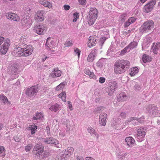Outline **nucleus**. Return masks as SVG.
<instances>
[{"instance_id":"nucleus-64","label":"nucleus","mask_w":160,"mask_h":160,"mask_svg":"<svg viewBox=\"0 0 160 160\" xmlns=\"http://www.w3.org/2000/svg\"><path fill=\"white\" fill-rule=\"evenodd\" d=\"M147 0H140V2L142 3H144Z\"/></svg>"},{"instance_id":"nucleus-2","label":"nucleus","mask_w":160,"mask_h":160,"mask_svg":"<svg viewBox=\"0 0 160 160\" xmlns=\"http://www.w3.org/2000/svg\"><path fill=\"white\" fill-rule=\"evenodd\" d=\"M57 43L52 40L51 38L48 37L46 42L45 46L47 49L51 53H53L57 50Z\"/></svg>"},{"instance_id":"nucleus-35","label":"nucleus","mask_w":160,"mask_h":160,"mask_svg":"<svg viewBox=\"0 0 160 160\" xmlns=\"http://www.w3.org/2000/svg\"><path fill=\"white\" fill-rule=\"evenodd\" d=\"M43 117V115L41 112H37L35 116L33 118V119L34 120H37L38 119H40Z\"/></svg>"},{"instance_id":"nucleus-40","label":"nucleus","mask_w":160,"mask_h":160,"mask_svg":"<svg viewBox=\"0 0 160 160\" xmlns=\"http://www.w3.org/2000/svg\"><path fill=\"white\" fill-rule=\"evenodd\" d=\"M120 98H118V99L119 101H124L126 100L127 99V96L125 95H122L120 94L119 95Z\"/></svg>"},{"instance_id":"nucleus-36","label":"nucleus","mask_w":160,"mask_h":160,"mask_svg":"<svg viewBox=\"0 0 160 160\" xmlns=\"http://www.w3.org/2000/svg\"><path fill=\"white\" fill-rule=\"evenodd\" d=\"M138 43L137 42L133 41L131 42L128 46H127L128 48L130 49H132L136 47L137 46Z\"/></svg>"},{"instance_id":"nucleus-54","label":"nucleus","mask_w":160,"mask_h":160,"mask_svg":"<svg viewBox=\"0 0 160 160\" xmlns=\"http://www.w3.org/2000/svg\"><path fill=\"white\" fill-rule=\"evenodd\" d=\"M91 72L88 69H85L84 71V73L88 75H89Z\"/></svg>"},{"instance_id":"nucleus-55","label":"nucleus","mask_w":160,"mask_h":160,"mask_svg":"<svg viewBox=\"0 0 160 160\" xmlns=\"http://www.w3.org/2000/svg\"><path fill=\"white\" fill-rule=\"evenodd\" d=\"M63 8L65 10H68L69 9L70 7L68 5H65L63 6Z\"/></svg>"},{"instance_id":"nucleus-61","label":"nucleus","mask_w":160,"mask_h":160,"mask_svg":"<svg viewBox=\"0 0 160 160\" xmlns=\"http://www.w3.org/2000/svg\"><path fill=\"white\" fill-rule=\"evenodd\" d=\"M120 115L122 117V118H124L126 116V114L122 112L121 113Z\"/></svg>"},{"instance_id":"nucleus-25","label":"nucleus","mask_w":160,"mask_h":160,"mask_svg":"<svg viewBox=\"0 0 160 160\" xmlns=\"http://www.w3.org/2000/svg\"><path fill=\"white\" fill-rule=\"evenodd\" d=\"M152 57L146 54H144L142 56V60L144 63L149 62L152 60Z\"/></svg>"},{"instance_id":"nucleus-10","label":"nucleus","mask_w":160,"mask_h":160,"mask_svg":"<svg viewBox=\"0 0 160 160\" xmlns=\"http://www.w3.org/2000/svg\"><path fill=\"white\" fill-rule=\"evenodd\" d=\"M38 89L37 87L35 86L32 87L26 90V94L28 96L31 97L38 92Z\"/></svg>"},{"instance_id":"nucleus-20","label":"nucleus","mask_w":160,"mask_h":160,"mask_svg":"<svg viewBox=\"0 0 160 160\" xmlns=\"http://www.w3.org/2000/svg\"><path fill=\"white\" fill-rule=\"evenodd\" d=\"M18 68V66L17 64H14L13 66L11 67V71L12 73L11 76L16 75L17 74Z\"/></svg>"},{"instance_id":"nucleus-33","label":"nucleus","mask_w":160,"mask_h":160,"mask_svg":"<svg viewBox=\"0 0 160 160\" xmlns=\"http://www.w3.org/2000/svg\"><path fill=\"white\" fill-rule=\"evenodd\" d=\"M97 17H92L89 16V18L88 20V23L89 25H93L95 22V21L97 19Z\"/></svg>"},{"instance_id":"nucleus-63","label":"nucleus","mask_w":160,"mask_h":160,"mask_svg":"<svg viewBox=\"0 0 160 160\" xmlns=\"http://www.w3.org/2000/svg\"><path fill=\"white\" fill-rule=\"evenodd\" d=\"M10 15V14L9 13H6V17L8 19H9V18H10V17H9Z\"/></svg>"},{"instance_id":"nucleus-1","label":"nucleus","mask_w":160,"mask_h":160,"mask_svg":"<svg viewBox=\"0 0 160 160\" xmlns=\"http://www.w3.org/2000/svg\"><path fill=\"white\" fill-rule=\"evenodd\" d=\"M154 26V23L152 20H147L140 27V32L142 34L144 33L149 32L153 29Z\"/></svg>"},{"instance_id":"nucleus-5","label":"nucleus","mask_w":160,"mask_h":160,"mask_svg":"<svg viewBox=\"0 0 160 160\" xmlns=\"http://www.w3.org/2000/svg\"><path fill=\"white\" fill-rule=\"evenodd\" d=\"M156 3L155 0H152L147 3L143 8V12L145 13H148L152 11L153 8L154 6Z\"/></svg>"},{"instance_id":"nucleus-51","label":"nucleus","mask_w":160,"mask_h":160,"mask_svg":"<svg viewBox=\"0 0 160 160\" xmlns=\"http://www.w3.org/2000/svg\"><path fill=\"white\" fill-rule=\"evenodd\" d=\"M14 139L15 141L17 142H19L21 140V137H18L17 136L14 137Z\"/></svg>"},{"instance_id":"nucleus-47","label":"nucleus","mask_w":160,"mask_h":160,"mask_svg":"<svg viewBox=\"0 0 160 160\" xmlns=\"http://www.w3.org/2000/svg\"><path fill=\"white\" fill-rule=\"evenodd\" d=\"M80 4L85 5L86 3V0H78Z\"/></svg>"},{"instance_id":"nucleus-22","label":"nucleus","mask_w":160,"mask_h":160,"mask_svg":"<svg viewBox=\"0 0 160 160\" xmlns=\"http://www.w3.org/2000/svg\"><path fill=\"white\" fill-rule=\"evenodd\" d=\"M74 149L72 147H69L66 149L64 154L65 156H70L73 152Z\"/></svg>"},{"instance_id":"nucleus-9","label":"nucleus","mask_w":160,"mask_h":160,"mask_svg":"<svg viewBox=\"0 0 160 160\" xmlns=\"http://www.w3.org/2000/svg\"><path fill=\"white\" fill-rule=\"evenodd\" d=\"M24 53H22L20 55H24V56L26 57L31 55L33 50V48L30 45L27 46L26 47L23 48Z\"/></svg>"},{"instance_id":"nucleus-3","label":"nucleus","mask_w":160,"mask_h":160,"mask_svg":"<svg viewBox=\"0 0 160 160\" xmlns=\"http://www.w3.org/2000/svg\"><path fill=\"white\" fill-rule=\"evenodd\" d=\"M114 64L121 68V69H123L125 71L129 68L130 65L129 61L124 60H118Z\"/></svg>"},{"instance_id":"nucleus-38","label":"nucleus","mask_w":160,"mask_h":160,"mask_svg":"<svg viewBox=\"0 0 160 160\" xmlns=\"http://www.w3.org/2000/svg\"><path fill=\"white\" fill-rule=\"evenodd\" d=\"M0 96L1 100L3 103L6 104L8 103V101L7 98L4 95H0Z\"/></svg>"},{"instance_id":"nucleus-27","label":"nucleus","mask_w":160,"mask_h":160,"mask_svg":"<svg viewBox=\"0 0 160 160\" xmlns=\"http://www.w3.org/2000/svg\"><path fill=\"white\" fill-rule=\"evenodd\" d=\"M20 18L17 14L14 13H12L11 15V20L14 21L18 22L20 20Z\"/></svg>"},{"instance_id":"nucleus-41","label":"nucleus","mask_w":160,"mask_h":160,"mask_svg":"<svg viewBox=\"0 0 160 160\" xmlns=\"http://www.w3.org/2000/svg\"><path fill=\"white\" fill-rule=\"evenodd\" d=\"M32 147V145L31 144H29L25 147V150L26 152H29Z\"/></svg>"},{"instance_id":"nucleus-58","label":"nucleus","mask_w":160,"mask_h":160,"mask_svg":"<svg viewBox=\"0 0 160 160\" xmlns=\"http://www.w3.org/2000/svg\"><path fill=\"white\" fill-rule=\"evenodd\" d=\"M4 38L0 36V45L2 44L4 41Z\"/></svg>"},{"instance_id":"nucleus-53","label":"nucleus","mask_w":160,"mask_h":160,"mask_svg":"<svg viewBox=\"0 0 160 160\" xmlns=\"http://www.w3.org/2000/svg\"><path fill=\"white\" fill-rule=\"evenodd\" d=\"M89 76L92 78L95 79H96L95 75L93 72H92Z\"/></svg>"},{"instance_id":"nucleus-37","label":"nucleus","mask_w":160,"mask_h":160,"mask_svg":"<svg viewBox=\"0 0 160 160\" xmlns=\"http://www.w3.org/2000/svg\"><path fill=\"white\" fill-rule=\"evenodd\" d=\"M58 97L59 98H61L63 101L66 102V93L65 92H62L61 93L58 95Z\"/></svg>"},{"instance_id":"nucleus-16","label":"nucleus","mask_w":160,"mask_h":160,"mask_svg":"<svg viewBox=\"0 0 160 160\" xmlns=\"http://www.w3.org/2000/svg\"><path fill=\"white\" fill-rule=\"evenodd\" d=\"M39 2L43 6L50 9L52 8V3L46 0H39Z\"/></svg>"},{"instance_id":"nucleus-30","label":"nucleus","mask_w":160,"mask_h":160,"mask_svg":"<svg viewBox=\"0 0 160 160\" xmlns=\"http://www.w3.org/2000/svg\"><path fill=\"white\" fill-rule=\"evenodd\" d=\"M59 108V105L56 103L54 105H52L49 108V109L51 111L56 112L58 111Z\"/></svg>"},{"instance_id":"nucleus-48","label":"nucleus","mask_w":160,"mask_h":160,"mask_svg":"<svg viewBox=\"0 0 160 160\" xmlns=\"http://www.w3.org/2000/svg\"><path fill=\"white\" fill-rule=\"evenodd\" d=\"M126 17V15L125 14H123L121 15L120 17V19L121 21L122 22H124L125 20V17Z\"/></svg>"},{"instance_id":"nucleus-34","label":"nucleus","mask_w":160,"mask_h":160,"mask_svg":"<svg viewBox=\"0 0 160 160\" xmlns=\"http://www.w3.org/2000/svg\"><path fill=\"white\" fill-rule=\"evenodd\" d=\"M5 155V150L4 147L0 145V157H4Z\"/></svg>"},{"instance_id":"nucleus-13","label":"nucleus","mask_w":160,"mask_h":160,"mask_svg":"<svg viewBox=\"0 0 160 160\" xmlns=\"http://www.w3.org/2000/svg\"><path fill=\"white\" fill-rule=\"evenodd\" d=\"M97 43L96 38L95 37L90 36L89 37L88 45L89 48L94 46Z\"/></svg>"},{"instance_id":"nucleus-26","label":"nucleus","mask_w":160,"mask_h":160,"mask_svg":"<svg viewBox=\"0 0 160 160\" xmlns=\"http://www.w3.org/2000/svg\"><path fill=\"white\" fill-rule=\"evenodd\" d=\"M24 49L23 48H22L20 47H18L17 48H15L14 51L16 52V55L18 56H22L24 55H20L22 53H24Z\"/></svg>"},{"instance_id":"nucleus-4","label":"nucleus","mask_w":160,"mask_h":160,"mask_svg":"<svg viewBox=\"0 0 160 160\" xmlns=\"http://www.w3.org/2000/svg\"><path fill=\"white\" fill-rule=\"evenodd\" d=\"M34 32L38 34L43 35L47 31V28L46 25L43 23H40L35 26L34 27Z\"/></svg>"},{"instance_id":"nucleus-8","label":"nucleus","mask_w":160,"mask_h":160,"mask_svg":"<svg viewBox=\"0 0 160 160\" xmlns=\"http://www.w3.org/2000/svg\"><path fill=\"white\" fill-rule=\"evenodd\" d=\"M45 12L43 11H38L36 13L35 20L37 22H42L44 19Z\"/></svg>"},{"instance_id":"nucleus-44","label":"nucleus","mask_w":160,"mask_h":160,"mask_svg":"<svg viewBox=\"0 0 160 160\" xmlns=\"http://www.w3.org/2000/svg\"><path fill=\"white\" fill-rule=\"evenodd\" d=\"M74 51L75 53L77 55L78 57L79 58L80 54V50L77 48H74Z\"/></svg>"},{"instance_id":"nucleus-21","label":"nucleus","mask_w":160,"mask_h":160,"mask_svg":"<svg viewBox=\"0 0 160 160\" xmlns=\"http://www.w3.org/2000/svg\"><path fill=\"white\" fill-rule=\"evenodd\" d=\"M98 12L95 8H90L89 16L92 17H95L97 18Z\"/></svg>"},{"instance_id":"nucleus-24","label":"nucleus","mask_w":160,"mask_h":160,"mask_svg":"<svg viewBox=\"0 0 160 160\" xmlns=\"http://www.w3.org/2000/svg\"><path fill=\"white\" fill-rule=\"evenodd\" d=\"M138 72V68L135 67L131 68L130 70L129 74L132 76H134Z\"/></svg>"},{"instance_id":"nucleus-32","label":"nucleus","mask_w":160,"mask_h":160,"mask_svg":"<svg viewBox=\"0 0 160 160\" xmlns=\"http://www.w3.org/2000/svg\"><path fill=\"white\" fill-rule=\"evenodd\" d=\"M157 108L155 106H153L152 104L149 105L147 108V109L150 113H152V114H154V110L156 109Z\"/></svg>"},{"instance_id":"nucleus-45","label":"nucleus","mask_w":160,"mask_h":160,"mask_svg":"<svg viewBox=\"0 0 160 160\" xmlns=\"http://www.w3.org/2000/svg\"><path fill=\"white\" fill-rule=\"evenodd\" d=\"M128 48L127 46L124 48L121 51L120 54L121 55H122L125 54L127 52V50L128 49Z\"/></svg>"},{"instance_id":"nucleus-6","label":"nucleus","mask_w":160,"mask_h":160,"mask_svg":"<svg viewBox=\"0 0 160 160\" xmlns=\"http://www.w3.org/2000/svg\"><path fill=\"white\" fill-rule=\"evenodd\" d=\"M10 42V40L9 39H6L4 44L1 48L0 54L1 55H4L6 54L9 47Z\"/></svg>"},{"instance_id":"nucleus-7","label":"nucleus","mask_w":160,"mask_h":160,"mask_svg":"<svg viewBox=\"0 0 160 160\" xmlns=\"http://www.w3.org/2000/svg\"><path fill=\"white\" fill-rule=\"evenodd\" d=\"M44 147L41 144H37L34 146L32 152L33 154L40 155L43 152Z\"/></svg>"},{"instance_id":"nucleus-28","label":"nucleus","mask_w":160,"mask_h":160,"mask_svg":"<svg viewBox=\"0 0 160 160\" xmlns=\"http://www.w3.org/2000/svg\"><path fill=\"white\" fill-rule=\"evenodd\" d=\"M88 131L89 133H90L91 134H94L98 139L99 137V135L97 133L95 132V130L92 127H90L88 128Z\"/></svg>"},{"instance_id":"nucleus-59","label":"nucleus","mask_w":160,"mask_h":160,"mask_svg":"<svg viewBox=\"0 0 160 160\" xmlns=\"http://www.w3.org/2000/svg\"><path fill=\"white\" fill-rule=\"evenodd\" d=\"M57 160H64V158L60 156H58L57 157Z\"/></svg>"},{"instance_id":"nucleus-12","label":"nucleus","mask_w":160,"mask_h":160,"mask_svg":"<svg viewBox=\"0 0 160 160\" xmlns=\"http://www.w3.org/2000/svg\"><path fill=\"white\" fill-rule=\"evenodd\" d=\"M152 52L155 54H157L158 51L160 50V42H157L153 43V46L152 47Z\"/></svg>"},{"instance_id":"nucleus-42","label":"nucleus","mask_w":160,"mask_h":160,"mask_svg":"<svg viewBox=\"0 0 160 160\" xmlns=\"http://www.w3.org/2000/svg\"><path fill=\"white\" fill-rule=\"evenodd\" d=\"M106 119H99V124L101 126H105L106 125Z\"/></svg>"},{"instance_id":"nucleus-62","label":"nucleus","mask_w":160,"mask_h":160,"mask_svg":"<svg viewBox=\"0 0 160 160\" xmlns=\"http://www.w3.org/2000/svg\"><path fill=\"white\" fill-rule=\"evenodd\" d=\"M93 158L90 157H87L86 158V160H92Z\"/></svg>"},{"instance_id":"nucleus-15","label":"nucleus","mask_w":160,"mask_h":160,"mask_svg":"<svg viewBox=\"0 0 160 160\" xmlns=\"http://www.w3.org/2000/svg\"><path fill=\"white\" fill-rule=\"evenodd\" d=\"M45 142L49 144H58L59 143L58 141L52 137L46 138L45 141Z\"/></svg>"},{"instance_id":"nucleus-31","label":"nucleus","mask_w":160,"mask_h":160,"mask_svg":"<svg viewBox=\"0 0 160 160\" xmlns=\"http://www.w3.org/2000/svg\"><path fill=\"white\" fill-rule=\"evenodd\" d=\"M28 128L31 130V132L32 134H34L35 133V131L37 129V127L34 124H32L31 125H30Z\"/></svg>"},{"instance_id":"nucleus-18","label":"nucleus","mask_w":160,"mask_h":160,"mask_svg":"<svg viewBox=\"0 0 160 160\" xmlns=\"http://www.w3.org/2000/svg\"><path fill=\"white\" fill-rule=\"evenodd\" d=\"M117 83L115 81H111L109 83V86L108 87V89L111 91V92H113L117 87Z\"/></svg>"},{"instance_id":"nucleus-14","label":"nucleus","mask_w":160,"mask_h":160,"mask_svg":"<svg viewBox=\"0 0 160 160\" xmlns=\"http://www.w3.org/2000/svg\"><path fill=\"white\" fill-rule=\"evenodd\" d=\"M145 135V132L143 130L141 129H138L137 133V139L140 142L142 140L141 139L144 137Z\"/></svg>"},{"instance_id":"nucleus-23","label":"nucleus","mask_w":160,"mask_h":160,"mask_svg":"<svg viewBox=\"0 0 160 160\" xmlns=\"http://www.w3.org/2000/svg\"><path fill=\"white\" fill-rule=\"evenodd\" d=\"M95 51H92L89 54L87 59L88 62H93L95 58Z\"/></svg>"},{"instance_id":"nucleus-46","label":"nucleus","mask_w":160,"mask_h":160,"mask_svg":"<svg viewBox=\"0 0 160 160\" xmlns=\"http://www.w3.org/2000/svg\"><path fill=\"white\" fill-rule=\"evenodd\" d=\"M23 10L24 11L27 12H29L30 11L31 9L30 8L28 7V6H25L23 8Z\"/></svg>"},{"instance_id":"nucleus-39","label":"nucleus","mask_w":160,"mask_h":160,"mask_svg":"<svg viewBox=\"0 0 160 160\" xmlns=\"http://www.w3.org/2000/svg\"><path fill=\"white\" fill-rule=\"evenodd\" d=\"M79 13L77 12L74 13L73 14V19L72 20V21L73 22H76L77 19L79 18Z\"/></svg>"},{"instance_id":"nucleus-52","label":"nucleus","mask_w":160,"mask_h":160,"mask_svg":"<svg viewBox=\"0 0 160 160\" xmlns=\"http://www.w3.org/2000/svg\"><path fill=\"white\" fill-rule=\"evenodd\" d=\"M136 20V19L134 17H131L128 20L129 22H130L131 23H133V22H134Z\"/></svg>"},{"instance_id":"nucleus-60","label":"nucleus","mask_w":160,"mask_h":160,"mask_svg":"<svg viewBox=\"0 0 160 160\" xmlns=\"http://www.w3.org/2000/svg\"><path fill=\"white\" fill-rule=\"evenodd\" d=\"M107 39L106 37H102L101 38V41L102 42H104Z\"/></svg>"},{"instance_id":"nucleus-43","label":"nucleus","mask_w":160,"mask_h":160,"mask_svg":"<svg viewBox=\"0 0 160 160\" xmlns=\"http://www.w3.org/2000/svg\"><path fill=\"white\" fill-rule=\"evenodd\" d=\"M107 117V114L105 113H103L101 114L99 116V119H106Z\"/></svg>"},{"instance_id":"nucleus-57","label":"nucleus","mask_w":160,"mask_h":160,"mask_svg":"<svg viewBox=\"0 0 160 160\" xmlns=\"http://www.w3.org/2000/svg\"><path fill=\"white\" fill-rule=\"evenodd\" d=\"M68 107L69 109L71 110H72V105L71 104V102L69 101H68Z\"/></svg>"},{"instance_id":"nucleus-56","label":"nucleus","mask_w":160,"mask_h":160,"mask_svg":"<svg viewBox=\"0 0 160 160\" xmlns=\"http://www.w3.org/2000/svg\"><path fill=\"white\" fill-rule=\"evenodd\" d=\"M131 24V23L128 20L125 22L124 23V26L126 27H128Z\"/></svg>"},{"instance_id":"nucleus-29","label":"nucleus","mask_w":160,"mask_h":160,"mask_svg":"<svg viewBox=\"0 0 160 160\" xmlns=\"http://www.w3.org/2000/svg\"><path fill=\"white\" fill-rule=\"evenodd\" d=\"M66 84V82H63L61 83L60 84L58 85L56 88V90L57 91H59L62 90L65 87V85Z\"/></svg>"},{"instance_id":"nucleus-19","label":"nucleus","mask_w":160,"mask_h":160,"mask_svg":"<svg viewBox=\"0 0 160 160\" xmlns=\"http://www.w3.org/2000/svg\"><path fill=\"white\" fill-rule=\"evenodd\" d=\"M114 72L116 74H122L126 71L123 69H121V68L115 64H114Z\"/></svg>"},{"instance_id":"nucleus-50","label":"nucleus","mask_w":160,"mask_h":160,"mask_svg":"<svg viewBox=\"0 0 160 160\" xmlns=\"http://www.w3.org/2000/svg\"><path fill=\"white\" fill-rule=\"evenodd\" d=\"M106 79L105 78L100 77L99 79V82L101 83H103L105 82Z\"/></svg>"},{"instance_id":"nucleus-49","label":"nucleus","mask_w":160,"mask_h":160,"mask_svg":"<svg viewBox=\"0 0 160 160\" xmlns=\"http://www.w3.org/2000/svg\"><path fill=\"white\" fill-rule=\"evenodd\" d=\"M72 45V43L71 42L68 41L66 42L64 45L66 47H70Z\"/></svg>"},{"instance_id":"nucleus-11","label":"nucleus","mask_w":160,"mask_h":160,"mask_svg":"<svg viewBox=\"0 0 160 160\" xmlns=\"http://www.w3.org/2000/svg\"><path fill=\"white\" fill-rule=\"evenodd\" d=\"M62 74V72L58 70V68H54L52 70V72L49 74V76L52 78L60 77Z\"/></svg>"},{"instance_id":"nucleus-17","label":"nucleus","mask_w":160,"mask_h":160,"mask_svg":"<svg viewBox=\"0 0 160 160\" xmlns=\"http://www.w3.org/2000/svg\"><path fill=\"white\" fill-rule=\"evenodd\" d=\"M125 141L127 145L130 147H132L133 144L135 142V141L134 139L130 137L126 138H125Z\"/></svg>"}]
</instances>
